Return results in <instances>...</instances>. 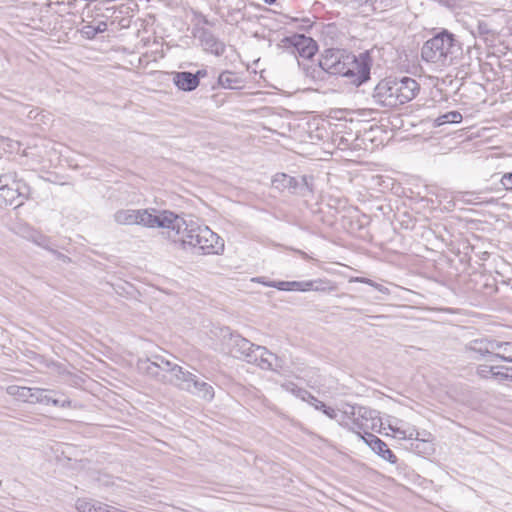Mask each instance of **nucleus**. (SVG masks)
<instances>
[{"label": "nucleus", "mask_w": 512, "mask_h": 512, "mask_svg": "<svg viewBox=\"0 0 512 512\" xmlns=\"http://www.w3.org/2000/svg\"><path fill=\"white\" fill-rule=\"evenodd\" d=\"M267 4H273L276 0H263Z\"/></svg>", "instance_id": "obj_51"}, {"label": "nucleus", "mask_w": 512, "mask_h": 512, "mask_svg": "<svg viewBox=\"0 0 512 512\" xmlns=\"http://www.w3.org/2000/svg\"><path fill=\"white\" fill-rule=\"evenodd\" d=\"M189 391L206 400H212L214 397L213 387L204 381L197 380L195 375L194 381H191V390Z\"/></svg>", "instance_id": "obj_18"}, {"label": "nucleus", "mask_w": 512, "mask_h": 512, "mask_svg": "<svg viewBox=\"0 0 512 512\" xmlns=\"http://www.w3.org/2000/svg\"><path fill=\"white\" fill-rule=\"evenodd\" d=\"M500 349L498 353L494 354V357L499 358L506 362H512V343L511 342H500Z\"/></svg>", "instance_id": "obj_27"}, {"label": "nucleus", "mask_w": 512, "mask_h": 512, "mask_svg": "<svg viewBox=\"0 0 512 512\" xmlns=\"http://www.w3.org/2000/svg\"><path fill=\"white\" fill-rule=\"evenodd\" d=\"M341 425L348 430L356 433L361 439L363 436H366V433L368 429H373L376 426V423H371L369 425L368 423H364L359 419V417L354 416L352 421L349 422H342Z\"/></svg>", "instance_id": "obj_19"}, {"label": "nucleus", "mask_w": 512, "mask_h": 512, "mask_svg": "<svg viewBox=\"0 0 512 512\" xmlns=\"http://www.w3.org/2000/svg\"><path fill=\"white\" fill-rule=\"evenodd\" d=\"M101 507V504L96 505L87 499H78L76 502V509L79 512H100Z\"/></svg>", "instance_id": "obj_26"}, {"label": "nucleus", "mask_w": 512, "mask_h": 512, "mask_svg": "<svg viewBox=\"0 0 512 512\" xmlns=\"http://www.w3.org/2000/svg\"><path fill=\"white\" fill-rule=\"evenodd\" d=\"M462 121V115L458 111H450L439 117L434 121L435 126H441L446 123H460Z\"/></svg>", "instance_id": "obj_23"}, {"label": "nucleus", "mask_w": 512, "mask_h": 512, "mask_svg": "<svg viewBox=\"0 0 512 512\" xmlns=\"http://www.w3.org/2000/svg\"><path fill=\"white\" fill-rule=\"evenodd\" d=\"M449 263H452L453 260L451 258H446Z\"/></svg>", "instance_id": "obj_52"}, {"label": "nucleus", "mask_w": 512, "mask_h": 512, "mask_svg": "<svg viewBox=\"0 0 512 512\" xmlns=\"http://www.w3.org/2000/svg\"><path fill=\"white\" fill-rule=\"evenodd\" d=\"M492 379L497 383L502 384L508 380H512V375H509L506 372H502L499 369H495L494 373H492Z\"/></svg>", "instance_id": "obj_35"}, {"label": "nucleus", "mask_w": 512, "mask_h": 512, "mask_svg": "<svg viewBox=\"0 0 512 512\" xmlns=\"http://www.w3.org/2000/svg\"><path fill=\"white\" fill-rule=\"evenodd\" d=\"M311 286H313V283L308 281H290V291H308Z\"/></svg>", "instance_id": "obj_33"}, {"label": "nucleus", "mask_w": 512, "mask_h": 512, "mask_svg": "<svg viewBox=\"0 0 512 512\" xmlns=\"http://www.w3.org/2000/svg\"><path fill=\"white\" fill-rule=\"evenodd\" d=\"M420 91L418 82L410 77H387L375 86L374 102L386 108H395L413 100Z\"/></svg>", "instance_id": "obj_3"}, {"label": "nucleus", "mask_w": 512, "mask_h": 512, "mask_svg": "<svg viewBox=\"0 0 512 512\" xmlns=\"http://www.w3.org/2000/svg\"><path fill=\"white\" fill-rule=\"evenodd\" d=\"M460 262L465 266L468 260H470V257L465 258V261H463V258H459Z\"/></svg>", "instance_id": "obj_50"}, {"label": "nucleus", "mask_w": 512, "mask_h": 512, "mask_svg": "<svg viewBox=\"0 0 512 512\" xmlns=\"http://www.w3.org/2000/svg\"><path fill=\"white\" fill-rule=\"evenodd\" d=\"M297 397H299L303 401L308 402L316 410L317 409H322L324 407V403L322 401H320L319 399H317L315 396H313L306 389H297Z\"/></svg>", "instance_id": "obj_25"}, {"label": "nucleus", "mask_w": 512, "mask_h": 512, "mask_svg": "<svg viewBox=\"0 0 512 512\" xmlns=\"http://www.w3.org/2000/svg\"><path fill=\"white\" fill-rule=\"evenodd\" d=\"M350 2H352V0H350Z\"/></svg>", "instance_id": "obj_53"}, {"label": "nucleus", "mask_w": 512, "mask_h": 512, "mask_svg": "<svg viewBox=\"0 0 512 512\" xmlns=\"http://www.w3.org/2000/svg\"><path fill=\"white\" fill-rule=\"evenodd\" d=\"M272 185L278 190H288L291 193L298 192V189H309L306 177L301 178V183L294 177L285 173H278L272 179Z\"/></svg>", "instance_id": "obj_11"}, {"label": "nucleus", "mask_w": 512, "mask_h": 512, "mask_svg": "<svg viewBox=\"0 0 512 512\" xmlns=\"http://www.w3.org/2000/svg\"><path fill=\"white\" fill-rule=\"evenodd\" d=\"M19 145V142H16L7 137H3L0 148H2L4 151L12 152L16 150V147H19Z\"/></svg>", "instance_id": "obj_34"}, {"label": "nucleus", "mask_w": 512, "mask_h": 512, "mask_svg": "<svg viewBox=\"0 0 512 512\" xmlns=\"http://www.w3.org/2000/svg\"><path fill=\"white\" fill-rule=\"evenodd\" d=\"M501 184L506 190L512 191V173H506L501 178Z\"/></svg>", "instance_id": "obj_38"}, {"label": "nucleus", "mask_w": 512, "mask_h": 512, "mask_svg": "<svg viewBox=\"0 0 512 512\" xmlns=\"http://www.w3.org/2000/svg\"><path fill=\"white\" fill-rule=\"evenodd\" d=\"M495 369H499L498 366L479 365L476 369V374L482 379H492V373Z\"/></svg>", "instance_id": "obj_31"}, {"label": "nucleus", "mask_w": 512, "mask_h": 512, "mask_svg": "<svg viewBox=\"0 0 512 512\" xmlns=\"http://www.w3.org/2000/svg\"><path fill=\"white\" fill-rule=\"evenodd\" d=\"M310 283H313V286L310 287V290L314 291H333L335 290V286L332 285L330 281L327 280H311Z\"/></svg>", "instance_id": "obj_30"}, {"label": "nucleus", "mask_w": 512, "mask_h": 512, "mask_svg": "<svg viewBox=\"0 0 512 512\" xmlns=\"http://www.w3.org/2000/svg\"><path fill=\"white\" fill-rule=\"evenodd\" d=\"M96 31H97V34L99 33H102L104 31H106L107 29V24L105 22H100L97 27H95Z\"/></svg>", "instance_id": "obj_46"}, {"label": "nucleus", "mask_w": 512, "mask_h": 512, "mask_svg": "<svg viewBox=\"0 0 512 512\" xmlns=\"http://www.w3.org/2000/svg\"><path fill=\"white\" fill-rule=\"evenodd\" d=\"M362 439L380 457H382L391 464L397 463L396 455L393 453L392 450L389 449L388 445L379 437L372 433H366V436H363Z\"/></svg>", "instance_id": "obj_12"}, {"label": "nucleus", "mask_w": 512, "mask_h": 512, "mask_svg": "<svg viewBox=\"0 0 512 512\" xmlns=\"http://www.w3.org/2000/svg\"><path fill=\"white\" fill-rule=\"evenodd\" d=\"M171 378L167 379L168 382L173 383L185 390H191V381H194V374L189 371H184L182 367L174 364L171 371Z\"/></svg>", "instance_id": "obj_13"}, {"label": "nucleus", "mask_w": 512, "mask_h": 512, "mask_svg": "<svg viewBox=\"0 0 512 512\" xmlns=\"http://www.w3.org/2000/svg\"><path fill=\"white\" fill-rule=\"evenodd\" d=\"M210 237L207 239L206 244L209 245L207 255H220L224 251V241L219 235H217V242L215 240L210 242Z\"/></svg>", "instance_id": "obj_28"}, {"label": "nucleus", "mask_w": 512, "mask_h": 512, "mask_svg": "<svg viewBox=\"0 0 512 512\" xmlns=\"http://www.w3.org/2000/svg\"><path fill=\"white\" fill-rule=\"evenodd\" d=\"M170 217H172L171 211H162L158 214H153L147 209H126L119 210L114 214V220L121 225H143L150 228H162L167 229V225Z\"/></svg>", "instance_id": "obj_5"}, {"label": "nucleus", "mask_w": 512, "mask_h": 512, "mask_svg": "<svg viewBox=\"0 0 512 512\" xmlns=\"http://www.w3.org/2000/svg\"><path fill=\"white\" fill-rule=\"evenodd\" d=\"M31 238L39 246H44L46 242V238L35 231L32 232Z\"/></svg>", "instance_id": "obj_40"}, {"label": "nucleus", "mask_w": 512, "mask_h": 512, "mask_svg": "<svg viewBox=\"0 0 512 512\" xmlns=\"http://www.w3.org/2000/svg\"><path fill=\"white\" fill-rule=\"evenodd\" d=\"M30 403L52 404L53 406L62 408L71 406V400L68 397L58 392L42 388H33Z\"/></svg>", "instance_id": "obj_8"}, {"label": "nucleus", "mask_w": 512, "mask_h": 512, "mask_svg": "<svg viewBox=\"0 0 512 512\" xmlns=\"http://www.w3.org/2000/svg\"><path fill=\"white\" fill-rule=\"evenodd\" d=\"M398 433H401L403 434V438H408V439H414L416 441H421L423 443H427L428 440L427 439H424V438H420V432L415 430V429H412L409 434H406L405 431H399L397 430Z\"/></svg>", "instance_id": "obj_36"}, {"label": "nucleus", "mask_w": 512, "mask_h": 512, "mask_svg": "<svg viewBox=\"0 0 512 512\" xmlns=\"http://www.w3.org/2000/svg\"><path fill=\"white\" fill-rule=\"evenodd\" d=\"M350 413L353 416L359 417V419L364 423H368L369 421H371V423H375L376 420H379L378 411L368 407H351Z\"/></svg>", "instance_id": "obj_20"}, {"label": "nucleus", "mask_w": 512, "mask_h": 512, "mask_svg": "<svg viewBox=\"0 0 512 512\" xmlns=\"http://www.w3.org/2000/svg\"><path fill=\"white\" fill-rule=\"evenodd\" d=\"M350 282H359V283L368 284V283H370V279L365 278V277H353L350 279Z\"/></svg>", "instance_id": "obj_45"}, {"label": "nucleus", "mask_w": 512, "mask_h": 512, "mask_svg": "<svg viewBox=\"0 0 512 512\" xmlns=\"http://www.w3.org/2000/svg\"><path fill=\"white\" fill-rule=\"evenodd\" d=\"M138 369L146 375L155 378L161 382H167V377L162 369L152 358L141 359L138 361Z\"/></svg>", "instance_id": "obj_15"}, {"label": "nucleus", "mask_w": 512, "mask_h": 512, "mask_svg": "<svg viewBox=\"0 0 512 512\" xmlns=\"http://www.w3.org/2000/svg\"><path fill=\"white\" fill-rule=\"evenodd\" d=\"M152 359L156 361V363L159 365L163 372H170L174 365L171 361L165 359L161 355H153Z\"/></svg>", "instance_id": "obj_32"}, {"label": "nucleus", "mask_w": 512, "mask_h": 512, "mask_svg": "<svg viewBox=\"0 0 512 512\" xmlns=\"http://www.w3.org/2000/svg\"><path fill=\"white\" fill-rule=\"evenodd\" d=\"M252 354L255 355L256 361L252 362L253 364H257L261 368H272L271 358L277 359V356L272 352L268 351L266 347L255 345L252 351Z\"/></svg>", "instance_id": "obj_17"}, {"label": "nucleus", "mask_w": 512, "mask_h": 512, "mask_svg": "<svg viewBox=\"0 0 512 512\" xmlns=\"http://www.w3.org/2000/svg\"><path fill=\"white\" fill-rule=\"evenodd\" d=\"M112 9H114L113 17L117 19L119 16H122L120 23L123 27H127L129 25L128 18L133 15V8L129 5L121 4L117 7H112Z\"/></svg>", "instance_id": "obj_22"}, {"label": "nucleus", "mask_w": 512, "mask_h": 512, "mask_svg": "<svg viewBox=\"0 0 512 512\" xmlns=\"http://www.w3.org/2000/svg\"><path fill=\"white\" fill-rule=\"evenodd\" d=\"M237 82L234 73L230 71L222 72L218 77V83L223 88H234V84Z\"/></svg>", "instance_id": "obj_29"}, {"label": "nucleus", "mask_w": 512, "mask_h": 512, "mask_svg": "<svg viewBox=\"0 0 512 512\" xmlns=\"http://www.w3.org/2000/svg\"><path fill=\"white\" fill-rule=\"evenodd\" d=\"M319 410L322 411L330 419H335L337 417L336 411L333 408L326 406L325 404L324 407Z\"/></svg>", "instance_id": "obj_42"}, {"label": "nucleus", "mask_w": 512, "mask_h": 512, "mask_svg": "<svg viewBox=\"0 0 512 512\" xmlns=\"http://www.w3.org/2000/svg\"><path fill=\"white\" fill-rule=\"evenodd\" d=\"M395 0H376V11H384L394 5Z\"/></svg>", "instance_id": "obj_37"}, {"label": "nucleus", "mask_w": 512, "mask_h": 512, "mask_svg": "<svg viewBox=\"0 0 512 512\" xmlns=\"http://www.w3.org/2000/svg\"><path fill=\"white\" fill-rule=\"evenodd\" d=\"M367 53H361L356 57L342 49H327L322 55L318 66L307 69V75L313 79H323L325 73L356 77V81L363 83L369 79L370 65L367 62Z\"/></svg>", "instance_id": "obj_1"}, {"label": "nucleus", "mask_w": 512, "mask_h": 512, "mask_svg": "<svg viewBox=\"0 0 512 512\" xmlns=\"http://www.w3.org/2000/svg\"><path fill=\"white\" fill-rule=\"evenodd\" d=\"M269 286L275 287L279 290L290 291V281H279L268 284Z\"/></svg>", "instance_id": "obj_39"}, {"label": "nucleus", "mask_w": 512, "mask_h": 512, "mask_svg": "<svg viewBox=\"0 0 512 512\" xmlns=\"http://www.w3.org/2000/svg\"><path fill=\"white\" fill-rule=\"evenodd\" d=\"M462 47L454 34L443 30L431 39L427 40L421 49L422 60L443 70L453 65L461 55Z\"/></svg>", "instance_id": "obj_4"}, {"label": "nucleus", "mask_w": 512, "mask_h": 512, "mask_svg": "<svg viewBox=\"0 0 512 512\" xmlns=\"http://www.w3.org/2000/svg\"><path fill=\"white\" fill-rule=\"evenodd\" d=\"M194 75L196 76L197 80L200 81V78H204L207 76V71L205 69H201L198 70Z\"/></svg>", "instance_id": "obj_47"}, {"label": "nucleus", "mask_w": 512, "mask_h": 512, "mask_svg": "<svg viewBox=\"0 0 512 512\" xmlns=\"http://www.w3.org/2000/svg\"><path fill=\"white\" fill-rule=\"evenodd\" d=\"M223 339L229 352L238 358H243L247 362H255L256 357L252 354L255 344L242 337L238 333H233L227 328L224 331Z\"/></svg>", "instance_id": "obj_7"}, {"label": "nucleus", "mask_w": 512, "mask_h": 512, "mask_svg": "<svg viewBox=\"0 0 512 512\" xmlns=\"http://www.w3.org/2000/svg\"><path fill=\"white\" fill-rule=\"evenodd\" d=\"M284 42L286 45L294 47L297 53L303 58L309 59L313 57L317 51L315 41L305 35L295 34L285 38Z\"/></svg>", "instance_id": "obj_9"}, {"label": "nucleus", "mask_w": 512, "mask_h": 512, "mask_svg": "<svg viewBox=\"0 0 512 512\" xmlns=\"http://www.w3.org/2000/svg\"><path fill=\"white\" fill-rule=\"evenodd\" d=\"M82 31L88 38H93L97 35L95 27L91 25L84 26Z\"/></svg>", "instance_id": "obj_41"}, {"label": "nucleus", "mask_w": 512, "mask_h": 512, "mask_svg": "<svg viewBox=\"0 0 512 512\" xmlns=\"http://www.w3.org/2000/svg\"><path fill=\"white\" fill-rule=\"evenodd\" d=\"M30 187L14 171L0 174V205H22L28 199Z\"/></svg>", "instance_id": "obj_6"}, {"label": "nucleus", "mask_w": 512, "mask_h": 512, "mask_svg": "<svg viewBox=\"0 0 512 512\" xmlns=\"http://www.w3.org/2000/svg\"><path fill=\"white\" fill-rule=\"evenodd\" d=\"M121 510H109L106 505H102L100 512H120Z\"/></svg>", "instance_id": "obj_49"}, {"label": "nucleus", "mask_w": 512, "mask_h": 512, "mask_svg": "<svg viewBox=\"0 0 512 512\" xmlns=\"http://www.w3.org/2000/svg\"><path fill=\"white\" fill-rule=\"evenodd\" d=\"M169 222L166 229L168 238L175 243H180L183 248H197L202 254L207 255L209 248L206 244L207 239L210 237V242L214 240L217 242V234L208 226L200 225L193 220L186 221L173 212Z\"/></svg>", "instance_id": "obj_2"}, {"label": "nucleus", "mask_w": 512, "mask_h": 512, "mask_svg": "<svg viewBox=\"0 0 512 512\" xmlns=\"http://www.w3.org/2000/svg\"><path fill=\"white\" fill-rule=\"evenodd\" d=\"M173 83L178 89L183 91H193L199 86V81L191 72H175L173 74Z\"/></svg>", "instance_id": "obj_16"}, {"label": "nucleus", "mask_w": 512, "mask_h": 512, "mask_svg": "<svg viewBox=\"0 0 512 512\" xmlns=\"http://www.w3.org/2000/svg\"><path fill=\"white\" fill-rule=\"evenodd\" d=\"M287 389H289L293 394L297 396V389H301L300 387H297L294 383H289L287 385Z\"/></svg>", "instance_id": "obj_48"}, {"label": "nucleus", "mask_w": 512, "mask_h": 512, "mask_svg": "<svg viewBox=\"0 0 512 512\" xmlns=\"http://www.w3.org/2000/svg\"><path fill=\"white\" fill-rule=\"evenodd\" d=\"M32 391L33 388L22 387L18 385H10L6 388V392L8 395L29 403L31 400Z\"/></svg>", "instance_id": "obj_21"}, {"label": "nucleus", "mask_w": 512, "mask_h": 512, "mask_svg": "<svg viewBox=\"0 0 512 512\" xmlns=\"http://www.w3.org/2000/svg\"><path fill=\"white\" fill-rule=\"evenodd\" d=\"M478 32L479 34H488L490 32L488 25L486 23H479Z\"/></svg>", "instance_id": "obj_44"}, {"label": "nucleus", "mask_w": 512, "mask_h": 512, "mask_svg": "<svg viewBox=\"0 0 512 512\" xmlns=\"http://www.w3.org/2000/svg\"><path fill=\"white\" fill-rule=\"evenodd\" d=\"M351 4L367 15L376 12V0H352Z\"/></svg>", "instance_id": "obj_24"}, {"label": "nucleus", "mask_w": 512, "mask_h": 512, "mask_svg": "<svg viewBox=\"0 0 512 512\" xmlns=\"http://www.w3.org/2000/svg\"><path fill=\"white\" fill-rule=\"evenodd\" d=\"M368 285L374 287L379 292H382V293H385V294L389 292V290L386 287H384L383 285L378 284V283L372 281L371 279H370V283H368Z\"/></svg>", "instance_id": "obj_43"}, {"label": "nucleus", "mask_w": 512, "mask_h": 512, "mask_svg": "<svg viewBox=\"0 0 512 512\" xmlns=\"http://www.w3.org/2000/svg\"><path fill=\"white\" fill-rule=\"evenodd\" d=\"M500 341L489 338H478L471 340L465 345L466 352H473L479 355V357H484L489 354H495L494 351L500 349Z\"/></svg>", "instance_id": "obj_10"}, {"label": "nucleus", "mask_w": 512, "mask_h": 512, "mask_svg": "<svg viewBox=\"0 0 512 512\" xmlns=\"http://www.w3.org/2000/svg\"><path fill=\"white\" fill-rule=\"evenodd\" d=\"M200 41L204 50L216 56H221L225 52V44L208 30L201 32Z\"/></svg>", "instance_id": "obj_14"}]
</instances>
